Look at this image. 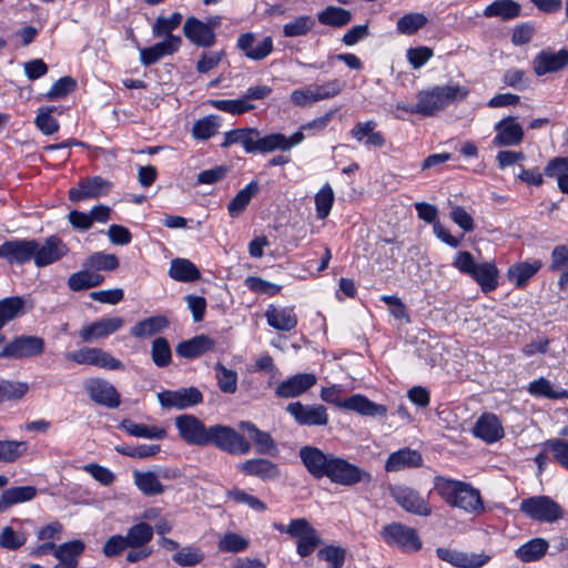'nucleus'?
Wrapping results in <instances>:
<instances>
[{
  "instance_id": "32",
  "label": "nucleus",
  "mask_w": 568,
  "mask_h": 568,
  "mask_svg": "<svg viewBox=\"0 0 568 568\" xmlns=\"http://www.w3.org/2000/svg\"><path fill=\"white\" fill-rule=\"evenodd\" d=\"M541 266L542 263L540 260L513 264L507 271V278L515 287H524Z\"/></svg>"
},
{
  "instance_id": "23",
  "label": "nucleus",
  "mask_w": 568,
  "mask_h": 568,
  "mask_svg": "<svg viewBox=\"0 0 568 568\" xmlns=\"http://www.w3.org/2000/svg\"><path fill=\"white\" fill-rule=\"evenodd\" d=\"M182 40L179 36H169L163 41L152 47L140 50V62L145 65H152L165 55H171L179 51Z\"/></svg>"
},
{
  "instance_id": "43",
  "label": "nucleus",
  "mask_w": 568,
  "mask_h": 568,
  "mask_svg": "<svg viewBox=\"0 0 568 568\" xmlns=\"http://www.w3.org/2000/svg\"><path fill=\"white\" fill-rule=\"evenodd\" d=\"M318 22L324 26L342 28L347 26L352 19V12L335 6H328L317 14Z\"/></svg>"
},
{
  "instance_id": "6",
  "label": "nucleus",
  "mask_w": 568,
  "mask_h": 568,
  "mask_svg": "<svg viewBox=\"0 0 568 568\" xmlns=\"http://www.w3.org/2000/svg\"><path fill=\"white\" fill-rule=\"evenodd\" d=\"M345 88V81L332 79L322 84H311L291 92L290 99L294 105L306 106L308 104L331 99L339 94Z\"/></svg>"
},
{
  "instance_id": "52",
  "label": "nucleus",
  "mask_w": 568,
  "mask_h": 568,
  "mask_svg": "<svg viewBox=\"0 0 568 568\" xmlns=\"http://www.w3.org/2000/svg\"><path fill=\"white\" fill-rule=\"evenodd\" d=\"M315 27V20L311 16H300L283 26V34L286 38L306 36Z\"/></svg>"
},
{
  "instance_id": "41",
  "label": "nucleus",
  "mask_w": 568,
  "mask_h": 568,
  "mask_svg": "<svg viewBox=\"0 0 568 568\" xmlns=\"http://www.w3.org/2000/svg\"><path fill=\"white\" fill-rule=\"evenodd\" d=\"M133 479L139 490L146 496H156L164 491V486L161 484L159 476L153 471L135 470Z\"/></svg>"
},
{
  "instance_id": "13",
  "label": "nucleus",
  "mask_w": 568,
  "mask_h": 568,
  "mask_svg": "<svg viewBox=\"0 0 568 568\" xmlns=\"http://www.w3.org/2000/svg\"><path fill=\"white\" fill-rule=\"evenodd\" d=\"M180 436L190 445L206 446L209 428L195 416L184 414L175 418Z\"/></svg>"
},
{
  "instance_id": "34",
  "label": "nucleus",
  "mask_w": 568,
  "mask_h": 568,
  "mask_svg": "<svg viewBox=\"0 0 568 568\" xmlns=\"http://www.w3.org/2000/svg\"><path fill=\"white\" fill-rule=\"evenodd\" d=\"M342 408L357 412L364 416H385L387 408L376 404L363 395H353L341 404Z\"/></svg>"
},
{
  "instance_id": "44",
  "label": "nucleus",
  "mask_w": 568,
  "mask_h": 568,
  "mask_svg": "<svg viewBox=\"0 0 568 568\" xmlns=\"http://www.w3.org/2000/svg\"><path fill=\"white\" fill-rule=\"evenodd\" d=\"M128 547H150L149 542L153 538V527L146 523H138L131 526L124 535Z\"/></svg>"
},
{
  "instance_id": "16",
  "label": "nucleus",
  "mask_w": 568,
  "mask_h": 568,
  "mask_svg": "<svg viewBox=\"0 0 568 568\" xmlns=\"http://www.w3.org/2000/svg\"><path fill=\"white\" fill-rule=\"evenodd\" d=\"M68 246L57 235H51L45 239L42 245L37 241L34 255L32 260L38 267H43L60 261L68 254Z\"/></svg>"
},
{
  "instance_id": "59",
  "label": "nucleus",
  "mask_w": 568,
  "mask_h": 568,
  "mask_svg": "<svg viewBox=\"0 0 568 568\" xmlns=\"http://www.w3.org/2000/svg\"><path fill=\"white\" fill-rule=\"evenodd\" d=\"M334 203V192L328 183L324 184L315 195L316 216L324 220Z\"/></svg>"
},
{
  "instance_id": "2",
  "label": "nucleus",
  "mask_w": 568,
  "mask_h": 568,
  "mask_svg": "<svg viewBox=\"0 0 568 568\" xmlns=\"http://www.w3.org/2000/svg\"><path fill=\"white\" fill-rule=\"evenodd\" d=\"M304 140L302 131L286 136L282 133L261 135L255 128H241L226 132L222 148L241 144L246 153H272L275 151H288Z\"/></svg>"
},
{
  "instance_id": "49",
  "label": "nucleus",
  "mask_w": 568,
  "mask_h": 568,
  "mask_svg": "<svg viewBox=\"0 0 568 568\" xmlns=\"http://www.w3.org/2000/svg\"><path fill=\"white\" fill-rule=\"evenodd\" d=\"M206 103L232 115L243 114L255 108L254 104L247 102L243 95L240 99L234 100H209Z\"/></svg>"
},
{
  "instance_id": "50",
  "label": "nucleus",
  "mask_w": 568,
  "mask_h": 568,
  "mask_svg": "<svg viewBox=\"0 0 568 568\" xmlns=\"http://www.w3.org/2000/svg\"><path fill=\"white\" fill-rule=\"evenodd\" d=\"M30 386L26 382L0 381V403L19 400L26 396Z\"/></svg>"
},
{
  "instance_id": "30",
  "label": "nucleus",
  "mask_w": 568,
  "mask_h": 568,
  "mask_svg": "<svg viewBox=\"0 0 568 568\" xmlns=\"http://www.w3.org/2000/svg\"><path fill=\"white\" fill-rule=\"evenodd\" d=\"M170 326V321L165 315H154L138 321L131 328L130 334L139 339L150 338Z\"/></svg>"
},
{
  "instance_id": "11",
  "label": "nucleus",
  "mask_w": 568,
  "mask_h": 568,
  "mask_svg": "<svg viewBox=\"0 0 568 568\" xmlns=\"http://www.w3.org/2000/svg\"><path fill=\"white\" fill-rule=\"evenodd\" d=\"M286 412L301 426H326L329 420L326 407L320 404L305 405L293 402L286 406Z\"/></svg>"
},
{
  "instance_id": "24",
  "label": "nucleus",
  "mask_w": 568,
  "mask_h": 568,
  "mask_svg": "<svg viewBox=\"0 0 568 568\" xmlns=\"http://www.w3.org/2000/svg\"><path fill=\"white\" fill-rule=\"evenodd\" d=\"M183 33L193 44L210 48L216 42V34L204 24V21L190 17L183 26Z\"/></svg>"
},
{
  "instance_id": "63",
  "label": "nucleus",
  "mask_w": 568,
  "mask_h": 568,
  "mask_svg": "<svg viewBox=\"0 0 568 568\" xmlns=\"http://www.w3.org/2000/svg\"><path fill=\"white\" fill-rule=\"evenodd\" d=\"M544 448L552 454L556 462L568 469V440L549 439L545 442Z\"/></svg>"
},
{
  "instance_id": "14",
  "label": "nucleus",
  "mask_w": 568,
  "mask_h": 568,
  "mask_svg": "<svg viewBox=\"0 0 568 568\" xmlns=\"http://www.w3.org/2000/svg\"><path fill=\"white\" fill-rule=\"evenodd\" d=\"M124 325V318L121 316L101 317L83 326L79 335L83 342L90 343L97 339L106 338L119 332Z\"/></svg>"
},
{
  "instance_id": "12",
  "label": "nucleus",
  "mask_w": 568,
  "mask_h": 568,
  "mask_svg": "<svg viewBox=\"0 0 568 568\" xmlns=\"http://www.w3.org/2000/svg\"><path fill=\"white\" fill-rule=\"evenodd\" d=\"M84 389L90 399L106 408H116L121 404V395L113 384L103 378H89L84 382Z\"/></svg>"
},
{
  "instance_id": "64",
  "label": "nucleus",
  "mask_w": 568,
  "mask_h": 568,
  "mask_svg": "<svg viewBox=\"0 0 568 568\" xmlns=\"http://www.w3.org/2000/svg\"><path fill=\"white\" fill-rule=\"evenodd\" d=\"M317 557L327 561L332 568H341L345 561L346 550L339 546L329 545L320 549Z\"/></svg>"
},
{
  "instance_id": "10",
  "label": "nucleus",
  "mask_w": 568,
  "mask_h": 568,
  "mask_svg": "<svg viewBox=\"0 0 568 568\" xmlns=\"http://www.w3.org/2000/svg\"><path fill=\"white\" fill-rule=\"evenodd\" d=\"M44 339L39 336L20 335L10 341L1 351L0 358H29L43 353Z\"/></svg>"
},
{
  "instance_id": "45",
  "label": "nucleus",
  "mask_w": 568,
  "mask_h": 568,
  "mask_svg": "<svg viewBox=\"0 0 568 568\" xmlns=\"http://www.w3.org/2000/svg\"><path fill=\"white\" fill-rule=\"evenodd\" d=\"M240 428L247 433L251 439L254 440L257 453L268 454L271 450L275 449L276 445L271 435L260 430L253 423L242 422Z\"/></svg>"
},
{
  "instance_id": "8",
  "label": "nucleus",
  "mask_w": 568,
  "mask_h": 568,
  "mask_svg": "<svg viewBox=\"0 0 568 568\" xmlns=\"http://www.w3.org/2000/svg\"><path fill=\"white\" fill-rule=\"evenodd\" d=\"M212 444L230 454L245 455L251 450L250 443L230 426L214 425L207 430V445Z\"/></svg>"
},
{
  "instance_id": "61",
  "label": "nucleus",
  "mask_w": 568,
  "mask_h": 568,
  "mask_svg": "<svg viewBox=\"0 0 568 568\" xmlns=\"http://www.w3.org/2000/svg\"><path fill=\"white\" fill-rule=\"evenodd\" d=\"M53 109L54 108L42 106L39 109L36 116V125L45 135L55 133L60 128L58 120L51 114Z\"/></svg>"
},
{
  "instance_id": "7",
  "label": "nucleus",
  "mask_w": 568,
  "mask_h": 568,
  "mask_svg": "<svg viewBox=\"0 0 568 568\" xmlns=\"http://www.w3.org/2000/svg\"><path fill=\"white\" fill-rule=\"evenodd\" d=\"M381 536L387 545L397 547L406 554L416 552L423 546L417 530L402 523L395 521L386 525L381 530Z\"/></svg>"
},
{
  "instance_id": "51",
  "label": "nucleus",
  "mask_w": 568,
  "mask_h": 568,
  "mask_svg": "<svg viewBox=\"0 0 568 568\" xmlns=\"http://www.w3.org/2000/svg\"><path fill=\"white\" fill-rule=\"evenodd\" d=\"M172 560L182 567H193L204 560V552L202 549L194 545H187L179 549L173 556Z\"/></svg>"
},
{
  "instance_id": "40",
  "label": "nucleus",
  "mask_w": 568,
  "mask_h": 568,
  "mask_svg": "<svg viewBox=\"0 0 568 568\" xmlns=\"http://www.w3.org/2000/svg\"><path fill=\"white\" fill-rule=\"evenodd\" d=\"M169 275L179 282H194L200 278L199 268L186 258H174L171 262Z\"/></svg>"
},
{
  "instance_id": "25",
  "label": "nucleus",
  "mask_w": 568,
  "mask_h": 568,
  "mask_svg": "<svg viewBox=\"0 0 568 568\" xmlns=\"http://www.w3.org/2000/svg\"><path fill=\"white\" fill-rule=\"evenodd\" d=\"M267 324L276 331L290 332L297 325V315L293 307L268 305L265 311Z\"/></svg>"
},
{
  "instance_id": "47",
  "label": "nucleus",
  "mask_w": 568,
  "mask_h": 568,
  "mask_svg": "<svg viewBox=\"0 0 568 568\" xmlns=\"http://www.w3.org/2000/svg\"><path fill=\"white\" fill-rule=\"evenodd\" d=\"M528 392L534 396L546 397L548 399L568 398V392L566 389H555L550 381L545 377L531 382L528 386Z\"/></svg>"
},
{
  "instance_id": "3",
  "label": "nucleus",
  "mask_w": 568,
  "mask_h": 568,
  "mask_svg": "<svg viewBox=\"0 0 568 568\" xmlns=\"http://www.w3.org/2000/svg\"><path fill=\"white\" fill-rule=\"evenodd\" d=\"M435 490L449 506L466 513L480 514L485 509L479 490L468 483L436 477Z\"/></svg>"
},
{
  "instance_id": "37",
  "label": "nucleus",
  "mask_w": 568,
  "mask_h": 568,
  "mask_svg": "<svg viewBox=\"0 0 568 568\" xmlns=\"http://www.w3.org/2000/svg\"><path fill=\"white\" fill-rule=\"evenodd\" d=\"M37 495L33 486L11 487L2 491L0 496V513L7 510L12 505L32 500Z\"/></svg>"
},
{
  "instance_id": "62",
  "label": "nucleus",
  "mask_w": 568,
  "mask_h": 568,
  "mask_svg": "<svg viewBox=\"0 0 568 568\" xmlns=\"http://www.w3.org/2000/svg\"><path fill=\"white\" fill-rule=\"evenodd\" d=\"M322 544L323 540L318 531L312 527L306 535L297 539L296 551L304 558L310 556Z\"/></svg>"
},
{
  "instance_id": "1",
  "label": "nucleus",
  "mask_w": 568,
  "mask_h": 568,
  "mask_svg": "<svg viewBox=\"0 0 568 568\" xmlns=\"http://www.w3.org/2000/svg\"><path fill=\"white\" fill-rule=\"evenodd\" d=\"M298 456L307 471L316 479L326 477L334 484L347 487L372 481V475L368 471L334 454L324 453L317 447L303 446L300 448Z\"/></svg>"
},
{
  "instance_id": "28",
  "label": "nucleus",
  "mask_w": 568,
  "mask_h": 568,
  "mask_svg": "<svg viewBox=\"0 0 568 568\" xmlns=\"http://www.w3.org/2000/svg\"><path fill=\"white\" fill-rule=\"evenodd\" d=\"M111 184L101 176H93L69 191V199L72 202H79L85 199L98 197L109 191Z\"/></svg>"
},
{
  "instance_id": "33",
  "label": "nucleus",
  "mask_w": 568,
  "mask_h": 568,
  "mask_svg": "<svg viewBox=\"0 0 568 568\" xmlns=\"http://www.w3.org/2000/svg\"><path fill=\"white\" fill-rule=\"evenodd\" d=\"M215 342L206 335H197L178 344L176 354L184 358H195L213 349Z\"/></svg>"
},
{
  "instance_id": "5",
  "label": "nucleus",
  "mask_w": 568,
  "mask_h": 568,
  "mask_svg": "<svg viewBox=\"0 0 568 568\" xmlns=\"http://www.w3.org/2000/svg\"><path fill=\"white\" fill-rule=\"evenodd\" d=\"M519 509L530 519L556 523L564 518L562 507L549 496H534L520 501Z\"/></svg>"
},
{
  "instance_id": "20",
  "label": "nucleus",
  "mask_w": 568,
  "mask_h": 568,
  "mask_svg": "<svg viewBox=\"0 0 568 568\" xmlns=\"http://www.w3.org/2000/svg\"><path fill=\"white\" fill-rule=\"evenodd\" d=\"M496 135L493 140L495 146H516L524 140V130L515 116L503 118L494 125Z\"/></svg>"
},
{
  "instance_id": "54",
  "label": "nucleus",
  "mask_w": 568,
  "mask_h": 568,
  "mask_svg": "<svg viewBox=\"0 0 568 568\" xmlns=\"http://www.w3.org/2000/svg\"><path fill=\"white\" fill-rule=\"evenodd\" d=\"M84 266L93 271H113L119 266V258L114 254L97 252L87 258Z\"/></svg>"
},
{
  "instance_id": "60",
  "label": "nucleus",
  "mask_w": 568,
  "mask_h": 568,
  "mask_svg": "<svg viewBox=\"0 0 568 568\" xmlns=\"http://www.w3.org/2000/svg\"><path fill=\"white\" fill-rule=\"evenodd\" d=\"M427 23L423 13H407L397 21V31L402 34H413Z\"/></svg>"
},
{
  "instance_id": "22",
  "label": "nucleus",
  "mask_w": 568,
  "mask_h": 568,
  "mask_svg": "<svg viewBox=\"0 0 568 568\" xmlns=\"http://www.w3.org/2000/svg\"><path fill=\"white\" fill-rule=\"evenodd\" d=\"M237 48L244 52L246 58L261 61L272 53L273 39L265 37L256 43V36L252 32H245L239 36Z\"/></svg>"
},
{
  "instance_id": "31",
  "label": "nucleus",
  "mask_w": 568,
  "mask_h": 568,
  "mask_svg": "<svg viewBox=\"0 0 568 568\" xmlns=\"http://www.w3.org/2000/svg\"><path fill=\"white\" fill-rule=\"evenodd\" d=\"M422 463V455L417 450L403 448L388 456L385 463V470L395 473L405 468L419 467Z\"/></svg>"
},
{
  "instance_id": "58",
  "label": "nucleus",
  "mask_w": 568,
  "mask_h": 568,
  "mask_svg": "<svg viewBox=\"0 0 568 568\" xmlns=\"http://www.w3.org/2000/svg\"><path fill=\"white\" fill-rule=\"evenodd\" d=\"M182 14L174 12L171 17H158L152 26V33L154 37H169L173 36L171 32L175 30L182 22Z\"/></svg>"
},
{
  "instance_id": "15",
  "label": "nucleus",
  "mask_w": 568,
  "mask_h": 568,
  "mask_svg": "<svg viewBox=\"0 0 568 568\" xmlns=\"http://www.w3.org/2000/svg\"><path fill=\"white\" fill-rule=\"evenodd\" d=\"M158 399L163 408L185 409L202 403L203 396L195 387L178 390H163L158 394Z\"/></svg>"
},
{
  "instance_id": "55",
  "label": "nucleus",
  "mask_w": 568,
  "mask_h": 568,
  "mask_svg": "<svg viewBox=\"0 0 568 568\" xmlns=\"http://www.w3.org/2000/svg\"><path fill=\"white\" fill-rule=\"evenodd\" d=\"M219 388L226 394H234L237 389V373L226 368L223 364L216 363L214 366Z\"/></svg>"
},
{
  "instance_id": "9",
  "label": "nucleus",
  "mask_w": 568,
  "mask_h": 568,
  "mask_svg": "<svg viewBox=\"0 0 568 568\" xmlns=\"http://www.w3.org/2000/svg\"><path fill=\"white\" fill-rule=\"evenodd\" d=\"M388 490L394 500L407 513L425 517L432 514L427 499L414 488L396 484L389 486Z\"/></svg>"
},
{
  "instance_id": "29",
  "label": "nucleus",
  "mask_w": 568,
  "mask_h": 568,
  "mask_svg": "<svg viewBox=\"0 0 568 568\" xmlns=\"http://www.w3.org/2000/svg\"><path fill=\"white\" fill-rule=\"evenodd\" d=\"M473 433L487 443H494L504 436V428L496 415L484 414L477 419Z\"/></svg>"
},
{
  "instance_id": "26",
  "label": "nucleus",
  "mask_w": 568,
  "mask_h": 568,
  "mask_svg": "<svg viewBox=\"0 0 568 568\" xmlns=\"http://www.w3.org/2000/svg\"><path fill=\"white\" fill-rule=\"evenodd\" d=\"M377 123L374 120L358 122L351 130V136L365 146L381 149L385 145V138L382 132L376 131Z\"/></svg>"
},
{
  "instance_id": "19",
  "label": "nucleus",
  "mask_w": 568,
  "mask_h": 568,
  "mask_svg": "<svg viewBox=\"0 0 568 568\" xmlns=\"http://www.w3.org/2000/svg\"><path fill=\"white\" fill-rule=\"evenodd\" d=\"M36 240H11L0 245V257L9 264H24L32 260Z\"/></svg>"
},
{
  "instance_id": "36",
  "label": "nucleus",
  "mask_w": 568,
  "mask_h": 568,
  "mask_svg": "<svg viewBox=\"0 0 568 568\" xmlns=\"http://www.w3.org/2000/svg\"><path fill=\"white\" fill-rule=\"evenodd\" d=\"M498 270L494 263L477 264L470 277L480 286L481 291L489 293L498 285Z\"/></svg>"
},
{
  "instance_id": "4",
  "label": "nucleus",
  "mask_w": 568,
  "mask_h": 568,
  "mask_svg": "<svg viewBox=\"0 0 568 568\" xmlns=\"http://www.w3.org/2000/svg\"><path fill=\"white\" fill-rule=\"evenodd\" d=\"M468 90L460 85L434 87L430 90L422 91L417 95V103L410 108V113L433 115L443 110L449 103L465 99Z\"/></svg>"
},
{
  "instance_id": "56",
  "label": "nucleus",
  "mask_w": 568,
  "mask_h": 568,
  "mask_svg": "<svg viewBox=\"0 0 568 568\" xmlns=\"http://www.w3.org/2000/svg\"><path fill=\"white\" fill-rule=\"evenodd\" d=\"M151 357L158 367H165L172 361V352L169 342L164 337H156L151 345Z\"/></svg>"
},
{
  "instance_id": "46",
  "label": "nucleus",
  "mask_w": 568,
  "mask_h": 568,
  "mask_svg": "<svg viewBox=\"0 0 568 568\" xmlns=\"http://www.w3.org/2000/svg\"><path fill=\"white\" fill-rule=\"evenodd\" d=\"M24 300L20 296L7 297L0 301V328L24 312Z\"/></svg>"
},
{
  "instance_id": "17",
  "label": "nucleus",
  "mask_w": 568,
  "mask_h": 568,
  "mask_svg": "<svg viewBox=\"0 0 568 568\" xmlns=\"http://www.w3.org/2000/svg\"><path fill=\"white\" fill-rule=\"evenodd\" d=\"M436 554L439 559L458 568H480L491 558L485 552H465L450 548H437Z\"/></svg>"
},
{
  "instance_id": "53",
  "label": "nucleus",
  "mask_w": 568,
  "mask_h": 568,
  "mask_svg": "<svg viewBox=\"0 0 568 568\" xmlns=\"http://www.w3.org/2000/svg\"><path fill=\"white\" fill-rule=\"evenodd\" d=\"M122 426L128 434L134 437L163 439L166 436L165 429L156 426H148L144 424H136L128 420L123 422Z\"/></svg>"
},
{
  "instance_id": "18",
  "label": "nucleus",
  "mask_w": 568,
  "mask_h": 568,
  "mask_svg": "<svg viewBox=\"0 0 568 568\" xmlns=\"http://www.w3.org/2000/svg\"><path fill=\"white\" fill-rule=\"evenodd\" d=\"M568 64V50L561 49L557 52L546 49L541 50L534 58L531 65L536 75L541 77L547 73H555L562 70Z\"/></svg>"
},
{
  "instance_id": "38",
  "label": "nucleus",
  "mask_w": 568,
  "mask_h": 568,
  "mask_svg": "<svg viewBox=\"0 0 568 568\" xmlns=\"http://www.w3.org/2000/svg\"><path fill=\"white\" fill-rule=\"evenodd\" d=\"M258 190L260 186L256 181H251L245 187L240 190L227 204L229 214L232 217L240 216L244 212L253 196L257 194Z\"/></svg>"
},
{
  "instance_id": "42",
  "label": "nucleus",
  "mask_w": 568,
  "mask_h": 568,
  "mask_svg": "<svg viewBox=\"0 0 568 568\" xmlns=\"http://www.w3.org/2000/svg\"><path fill=\"white\" fill-rule=\"evenodd\" d=\"M520 14V4L514 0H496L484 10L487 18L497 17L504 20H511Z\"/></svg>"
},
{
  "instance_id": "48",
  "label": "nucleus",
  "mask_w": 568,
  "mask_h": 568,
  "mask_svg": "<svg viewBox=\"0 0 568 568\" xmlns=\"http://www.w3.org/2000/svg\"><path fill=\"white\" fill-rule=\"evenodd\" d=\"M28 452V443L24 440L0 439V463L11 464L24 456Z\"/></svg>"
},
{
  "instance_id": "27",
  "label": "nucleus",
  "mask_w": 568,
  "mask_h": 568,
  "mask_svg": "<svg viewBox=\"0 0 568 568\" xmlns=\"http://www.w3.org/2000/svg\"><path fill=\"white\" fill-rule=\"evenodd\" d=\"M239 468L248 476H255L263 480H274L280 477L281 470L277 464L265 458H252L240 464Z\"/></svg>"
},
{
  "instance_id": "39",
  "label": "nucleus",
  "mask_w": 568,
  "mask_h": 568,
  "mask_svg": "<svg viewBox=\"0 0 568 568\" xmlns=\"http://www.w3.org/2000/svg\"><path fill=\"white\" fill-rule=\"evenodd\" d=\"M85 545L80 539L63 542L59 545L54 550V557L62 564L71 565V567H78V559L83 554Z\"/></svg>"
},
{
  "instance_id": "35",
  "label": "nucleus",
  "mask_w": 568,
  "mask_h": 568,
  "mask_svg": "<svg viewBox=\"0 0 568 568\" xmlns=\"http://www.w3.org/2000/svg\"><path fill=\"white\" fill-rule=\"evenodd\" d=\"M549 544L546 539L537 537L523 544L515 550V556L521 562L540 560L547 552Z\"/></svg>"
},
{
  "instance_id": "57",
  "label": "nucleus",
  "mask_w": 568,
  "mask_h": 568,
  "mask_svg": "<svg viewBox=\"0 0 568 568\" xmlns=\"http://www.w3.org/2000/svg\"><path fill=\"white\" fill-rule=\"evenodd\" d=\"M221 118L217 115H207L193 125V135L195 139L207 140L215 135L220 126Z\"/></svg>"
},
{
  "instance_id": "21",
  "label": "nucleus",
  "mask_w": 568,
  "mask_h": 568,
  "mask_svg": "<svg viewBox=\"0 0 568 568\" xmlns=\"http://www.w3.org/2000/svg\"><path fill=\"white\" fill-rule=\"evenodd\" d=\"M316 382L317 377L313 373L295 374L277 385L275 395L280 398L298 397L312 388Z\"/></svg>"
}]
</instances>
